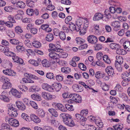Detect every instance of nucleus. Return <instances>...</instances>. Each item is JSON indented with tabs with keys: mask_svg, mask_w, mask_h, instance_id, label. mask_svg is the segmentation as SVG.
I'll return each mask as SVG.
<instances>
[{
	"mask_svg": "<svg viewBox=\"0 0 130 130\" xmlns=\"http://www.w3.org/2000/svg\"><path fill=\"white\" fill-rule=\"evenodd\" d=\"M111 17V15L110 14L108 10L106 9L104 12V15L100 12L95 14L93 19L94 21H98L102 19L103 21H106Z\"/></svg>",
	"mask_w": 130,
	"mask_h": 130,
	"instance_id": "nucleus-1",
	"label": "nucleus"
},
{
	"mask_svg": "<svg viewBox=\"0 0 130 130\" xmlns=\"http://www.w3.org/2000/svg\"><path fill=\"white\" fill-rule=\"evenodd\" d=\"M70 99L68 101L69 103H72L75 102L76 103H80L82 102V99L81 96L76 94H71L69 96Z\"/></svg>",
	"mask_w": 130,
	"mask_h": 130,
	"instance_id": "nucleus-2",
	"label": "nucleus"
},
{
	"mask_svg": "<svg viewBox=\"0 0 130 130\" xmlns=\"http://www.w3.org/2000/svg\"><path fill=\"white\" fill-rule=\"evenodd\" d=\"M8 112L9 115L12 117H16L18 115V113L16 109L14 108L15 106L11 104L9 105Z\"/></svg>",
	"mask_w": 130,
	"mask_h": 130,
	"instance_id": "nucleus-3",
	"label": "nucleus"
},
{
	"mask_svg": "<svg viewBox=\"0 0 130 130\" xmlns=\"http://www.w3.org/2000/svg\"><path fill=\"white\" fill-rule=\"evenodd\" d=\"M8 54L7 56L12 57V59L14 62L20 64H22L23 63V59L16 56L15 53L13 52H9L8 53Z\"/></svg>",
	"mask_w": 130,
	"mask_h": 130,
	"instance_id": "nucleus-4",
	"label": "nucleus"
},
{
	"mask_svg": "<svg viewBox=\"0 0 130 130\" xmlns=\"http://www.w3.org/2000/svg\"><path fill=\"white\" fill-rule=\"evenodd\" d=\"M42 97L47 100H50L53 99H55L56 96L54 95H51L47 92H43L41 93Z\"/></svg>",
	"mask_w": 130,
	"mask_h": 130,
	"instance_id": "nucleus-5",
	"label": "nucleus"
},
{
	"mask_svg": "<svg viewBox=\"0 0 130 130\" xmlns=\"http://www.w3.org/2000/svg\"><path fill=\"white\" fill-rule=\"evenodd\" d=\"M32 75L30 74H29L28 73H25L24 74V75L25 77L28 78H22V81L24 83H34V81L30 79L31 78Z\"/></svg>",
	"mask_w": 130,
	"mask_h": 130,
	"instance_id": "nucleus-6",
	"label": "nucleus"
},
{
	"mask_svg": "<svg viewBox=\"0 0 130 130\" xmlns=\"http://www.w3.org/2000/svg\"><path fill=\"white\" fill-rule=\"evenodd\" d=\"M88 41L92 44H95L97 42V38L95 36L91 35L87 38Z\"/></svg>",
	"mask_w": 130,
	"mask_h": 130,
	"instance_id": "nucleus-7",
	"label": "nucleus"
},
{
	"mask_svg": "<svg viewBox=\"0 0 130 130\" xmlns=\"http://www.w3.org/2000/svg\"><path fill=\"white\" fill-rule=\"evenodd\" d=\"M49 56L50 57V58H51V60L52 62L53 63H56V61L57 57H59L57 54L52 52L49 54Z\"/></svg>",
	"mask_w": 130,
	"mask_h": 130,
	"instance_id": "nucleus-8",
	"label": "nucleus"
},
{
	"mask_svg": "<svg viewBox=\"0 0 130 130\" xmlns=\"http://www.w3.org/2000/svg\"><path fill=\"white\" fill-rule=\"evenodd\" d=\"M42 87L43 89L49 92H52L54 90L53 87L47 84H43L42 85Z\"/></svg>",
	"mask_w": 130,
	"mask_h": 130,
	"instance_id": "nucleus-9",
	"label": "nucleus"
},
{
	"mask_svg": "<svg viewBox=\"0 0 130 130\" xmlns=\"http://www.w3.org/2000/svg\"><path fill=\"white\" fill-rule=\"evenodd\" d=\"M121 77L124 81L128 82L130 81V73L126 72L123 73L122 74Z\"/></svg>",
	"mask_w": 130,
	"mask_h": 130,
	"instance_id": "nucleus-10",
	"label": "nucleus"
},
{
	"mask_svg": "<svg viewBox=\"0 0 130 130\" xmlns=\"http://www.w3.org/2000/svg\"><path fill=\"white\" fill-rule=\"evenodd\" d=\"M61 115L63 119V121L64 123L67 121L70 120L72 118L71 116L68 114L63 113H62Z\"/></svg>",
	"mask_w": 130,
	"mask_h": 130,
	"instance_id": "nucleus-11",
	"label": "nucleus"
},
{
	"mask_svg": "<svg viewBox=\"0 0 130 130\" xmlns=\"http://www.w3.org/2000/svg\"><path fill=\"white\" fill-rule=\"evenodd\" d=\"M16 105L17 107L20 109L24 110L25 109L26 107L24 104L22 102L17 101L16 102Z\"/></svg>",
	"mask_w": 130,
	"mask_h": 130,
	"instance_id": "nucleus-12",
	"label": "nucleus"
},
{
	"mask_svg": "<svg viewBox=\"0 0 130 130\" xmlns=\"http://www.w3.org/2000/svg\"><path fill=\"white\" fill-rule=\"evenodd\" d=\"M3 73L6 75L12 76L14 75V71L10 69H6L3 71Z\"/></svg>",
	"mask_w": 130,
	"mask_h": 130,
	"instance_id": "nucleus-13",
	"label": "nucleus"
},
{
	"mask_svg": "<svg viewBox=\"0 0 130 130\" xmlns=\"http://www.w3.org/2000/svg\"><path fill=\"white\" fill-rule=\"evenodd\" d=\"M72 88L74 91L77 92H81L83 90L82 86L77 84L74 85L72 86Z\"/></svg>",
	"mask_w": 130,
	"mask_h": 130,
	"instance_id": "nucleus-14",
	"label": "nucleus"
},
{
	"mask_svg": "<svg viewBox=\"0 0 130 130\" xmlns=\"http://www.w3.org/2000/svg\"><path fill=\"white\" fill-rule=\"evenodd\" d=\"M36 123H39L41 122V120L38 117L34 114L30 115V118L29 119Z\"/></svg>",
	"mask_w": 130,
	"mask_h": 130,
	"instance_id": "nucleus-15",
	"label": "nucleus"
},
{
	"mask_svg": "<svg viewBox=\"0 0 130 130\" xmlns=\"http://www.w3.org/2000/svg\"><path fill=\"white\" fill-rule=\"evenodd\" d=\"M34 130H49L50 129H54L51 126H44L43 128L38 126H35L34 127Z\"/></svg>",
	"mask_w": 130,
	"mask_h": 130,
	"instance_id": "nucleus-16",
	"label": "nucleus"
},
{
	"mask_svg": "<svg viewBox=\"0 0 130 130\" xmlns=\"http://www.w3.org/2000/svg\"><path fill=\"white\" fill-rule=\"evenodd\" d=\"M10 80L9 78V80L8 81H6L2 85V88L3 89H9L11 87L12 84L10 82Z\"/></svg>",
	"mask_w": 130,
	"mask_h": 130,
	"instance_id": "nucleus-17",
	"label": "nucleus"
},
{
	"mask_svg": "<svg viewBox=\"0 0 130 130\" xmlns=\"http://www.w3.org/2000/svg\"><path fill=\"white\" fill-rule=\"evenodd\" d=\"M105 71L106 72L109 76H113L114 74V69L111 67H108L107 68L105 69Z\"/></svg>",
	"mask_w": 130,
	"mask_h": 130,
	"instance_id": "nucleus-18",
	"label": "nucleus"
},
{
	"mask_svg": "<svg viewBox=\"0 0 130 130\" xmlns=\"http://www.w3.org/2000/svg\"><path fill=\"white\" fill-rule=\"evenodd\" d=\"M54 104L56 106L57 109H58V110L62 112L65 111H66V110L64 106L61 104L60 103H55Z\"/></svg>",
	"mask_w": 130,
	"mask_h": 130,
	"instance_id": "nucleus-19",
	"label": "nucleus"
},
{
	"mask_svg": "<svg viewBox=\"0 0 130 130\" xmlns=\"http://www.w3.org/2000/svg\"><path fill=\"white\" fill-rule=\"evenodd\" d=\"M116 59L115 64H117V65L120 64L122 63L123 62V58L120 55L116 56Z\"/></svg>",
	"mask_w": 130,
	"mask_h": 130,
	"instance_id": "nucleus-20",
	"label": "nucleus"
},
{
	"mask_svg": "<svg viewBox=\"0 0 130 130\" xmlns=\"http://www.w3.org/2000/svg\"><path fill=\"white\" fill-rule=\"evenodd\" d=\"M37 113L39 116L41 118H44L45 116V113L43 109H39L37 111Z\"/></svg>",
	"mask_w": 130,
	"mask_h": 130,
	"instance_id": "nucleus-21",
	"label": "nucleus"
},
{
	"mask_svg": "<svg viewBox=\"0 0 130 130\" xmlns=\"http://www.w3.org/2000/svg\"><path fill=\"white\" fill-rule=\"evenodd\" d=\"M53 86L56 91H59L61 88V85L59 83H54L53 84Z\"/></svg>",
	"mask_w": 130,
	"mask_h": 130,
	"instance_id": "nucleus-22",
	"label": "nucleus"
},
{
	"mask_svg": "<svg viewBox=\"0 0 130 130\" xmlns=\"http://www.w3.org/2000/svg\"><path fill=\"white\" fill-rule=\"evenodd\" d=\"M11 93L12 95L16 97L20 98L21 97L20 93L16 89H12L11 91Z\"/></svg>",
	"mask_w": 130,
	"mask_h": 130,
	"instance_id": "nucleus-23",
	"label": "nucleus"
},
{
	"mask_svg": "<svg viewBox=\"0 0 130 130\" xmlns=\"http://www.w3.org/2000/svg\"><path fill=\"white\" fill-rule=\"evenodd\" d=\"M11 120L10 124L12 126L16 127L19 126V122L17 120L13 118Z\"/></svg>",
	"mask_w": 130,
	"mask_h": 130,
	"instance_id": "nucleus-24",
	"label": "nucleus"
},
{
	"mask_svg": "<svg viewBox=\"0 0 130 130\" xmlns=\"http://www.w3.org/2000/svg\"><path fill=\"white\" fill-rule=\"evenodd\" d=\"M124 48L128 51H130V41H126L123 44Z\"/></svg>",
	"mask_w": 130,
	"mask_h": 130,
	"instance_id": "nucleus-25",
	"label": "nucleus"
},
{
	"mask_svg": "<svg viewBox=\"0 0 130 130\" xmlns=\"http://www.w3.org/2000/svg\"><path fill=\"white\" fill-rule=\"evenodd\" d=\"M33 46L36 48H39L41 46V43L38 41H34L32 43Z\"/></svg>",
	"mask_w": 130,
	"mask_h": 130,
	"instance_id": "nucleus-26",
	"label": "nucleus"
},
{
	"mask_svg": "<svg viewBox=\"0 0 130 130\" xmlns=\"http://www.w3.org/2000/svg\"><path fill=\"white\" fill-rule=\"evenodd\" d=\"M60 45L59 44L55 45L54 48H53V51H54L55 52L53 53H55V52H60L61 51H62V50L60 48Z\"/></svg>",
	"mask_w": 130,
	"mask_h": 130,
	"instance_id": "nucleus-27",
	"label": "nucleus"
},
{
	"mask_svg": "<svg viewBox=\"0 0 130 130\" xmlns=\"http://www.w3.org/2000/svg\"><path fill=\"white\" fill-rule=\"evenodd\" d=\"M115 90H114V95H116L117 94L116 91H122V88L121 87V86L119 84H117L115 88Z\"/></svg>",
	"mask_w": 130,
	"mask_h": 130,
	"instance_id": "nucleus-28",
	"label": "nucleus"
},
{
	"mask_svg": "<svg viewBox=\"0 0 130 130\" xmlns=\"http://www.w3.org/2000/svg\"><path fill=\"white\" fill-rule=\"evenodd\" d=\"M31 98L33 100L38 101H41V97L39 95L36 94H33L31 95Z\"/></svg>",
	"mask_w": 130,
	"mask_h": 130,
	"instance_id": "nucleus-29",
	"label": "nucleus"
},
{
	"mask_svg": "<svg viewBox=\"0 0 130 130\" xmlns=\"http://www.w3.org/2000/svg\"><path fill=\"white\" fill-rule=\"evenodd\" d=\"M54 39V36L51 33H49L45 37L46 40L48 42H51Z\"/></svg>",
	"mask_w": 130,
	"mask_h": 130,
	"instance_id": "nucleus-30",
	"label": "nucleus"
},
{
	"mask_svg": "<svg viewBox=\"0 0 130 130\" xmlns=\"http://www.w3.org/2000/svg\"><path fill=\"white\" fill-rule=\"evenodd\" d=\"M117 54H118L124 55L126 54L127 52L126 51L123 49H120L119 48L116 51Z\"/></svg>",
	"mask_w": 130,
	"mask_h": 130,
	"instance_id": "nucleus-31",
	"label": "nucleus"
},
{
	"mask_svg": "<svg viewBox=\"0 0 130 130\" xmlns=\"http://www.w3.org/2000/svg\"><path fill=\"white\" fill-rule=\"evenodd\" d=\"M48 110L52 116L55 117H57L58 116V113L55 109L51 108L48 109Z\"/></svg>",
	"mask_w": 130,
	"mask_h": 130,
	"instance_id": "nucleus-32",
	"label": "nucleus"
},
{
	"mask_svg": "<svg viewBox=\"0 0 130 130\" xmlns=\"http://www.w3.org/2000/svg\"><path fill=\"white\" fill-rule=\"evenodd\" d=\"M10 42L11 43L14 45H21V44H22L21 42H19L18 40L14 39H10Z\"/></svg>",
	"mask_w": 130,
	"mask_h": 130,
	"instance_id": "nucleus-33",
	"label": "nucleus"
},
{
	"mask_svg": "<svg viewBox=\"0 0 130 130\" xmlns=\"http://www.w3.org/2000/svg\"><path fill=\"white\" fill-rule=\"evenodd\" d=\"M64 124L68 126L72 127L75 125L74 121L71 119L70 120L67 121Z\"/></svg>",
	"mask_w": 130,
	"mask_h": 130,
	"instance_id": "nucleus-34",
	"label": "nucleus"
},
{
	"mask_svg": "<svg viewBox=\"0 0 130 130\" xmlns=\"http://www.w3.org/2000/svg\"><path fill=\"white\" fill-rule=\"evenodd\" d=\"M75 40L76 43L78 44H82L85 42L84 39L79 37L76 38Z\"/></svg>",
	"mask_w": 130,
	"mask_h": 130,
	"instance_id": "nucleus-35",
	"label": "nucleus"
},
{
	"mask_svg": "<svg viewBox=\"0 0 130 130\" xmlns=\"http://www.w3.org/2000/svg\"><path fill=\"white\" fill-rule=\"evenodd\" d=\"M95 123L99 128H101L103 126V123L101 121L100 119L99 118L97 119V120L95 121Z\"/></svg>",
	"mask_w": 130,
	"mask_h": 130,
	"instance_id": "nucleus-36",
	"label": "nucleus"
},
{
	"mask_svg": "<svg viewBox=\"0 0 130 130\" xmlns=\"http://www.w3.org/2000/svg\"><path fill=\"white\" fill-rule=\"evenodd\" d=\"M104 74L100 71L97 72L95 75V77L98 79L102 78L104 77Z\"/></svg>",
	"mask_w": 130,
	"mask_h": 130,
	"instance_id": "nucleus-37",
	"label": "nucleus"
},
{
	"mask_svg": "<svg viewBox=\"0 0 130 130\" xmlns=\"http://www.w3.org/2000/svg\"><path fill=\"white\" fill-rule=\"evenodd\" d=\"M60 38L62 40H64L66 39V35L64 32L62 31L59 32V35Z\"/></svg>",
	"mask_w": 130,
	"mask_h": 130,
	"instance_id": "nucleus-38",
	"label": "nucleus"
},
{
	"mask_svg": "<svg viewBox=\"0 0 130 130\" xmlns=\"http://www.w3.org/2000/svg\"><path fill=\"white\" fill-rule=\"evenodd\" d=\"M0 99L5 102H8L9 101V99L8 98L4 95L3 92L2 93V94L0 95Z\"/></svg>",
	"mask_w": 130,
	"mask_h": 130,
	"instance_id": "nucleus-39",
	"label": "nucleus"
},
{
	"mask_svg": "<svg viewBox=\"0 0 130 130\" xmlns=\"http://www.w3.org/2000/svg\"><path fill=\"white\" fill-rule=\"evenodd\" d=\"M102 89L104 91H107L109 89V87L108 85L106 84L105 83H102L100 81Z\"/></svg>",
	"mask_w": 130,
	"mask_h": 130,
	"instance_id": "nucleus-40",
	"label": "nucleus"
},
{
	"mask_svg": "<svg viewBox=\"0 0 130 130\" xmlns=\"http://www.w3.org/2000/svg\"><path fill=\"white\" fill-rule=\"evenodd\" d=\"M120 96L123 101H128L129 99L128 96L125 93H122L120 95Z\"/></svg>",
	"mask_w": 130,
	"mask_h": 130,
	"instance_id": "nucleus-41",
	"label": "nucleus"
},
{
	"mask_svg": "<svg viewBox=\"0 0 130 130\" xmlns=\"http://www.w3.org/2000/svg\"><path fill=\"white\" fill-rule=\"evenodd\" d=\"M42 63L43 66L45 67H47L50 66L49 62L46 59L43 60Z\"/></svg>",
	"mask_w": 130,
	"mask_h": 130,
	"instance_id": "nucleus-42",
	"label": "nucleus"
},
{
	"mask_svg": "<svg viewBox=\"0 0 130 130\" xmlns=\"http://www.w3.org/2000/svg\"><path fill=\"white\" fill-rule=\"evenodd\" d=\"M122 12V9L119 7H117L114 4V14L116 15L115 14L116 12L117 13H120Z\"/></svg>",
	"mask_w": 130,
	"mask_h": 130,
	"instance_id": "nucleus-43",
	"label": "nucleus"
},
{
	"mask_svg": "<svg viewBox=\"0 0 130 130\" xmlns=\"http://www.w3.org/2000/svg\"><path fill=\"white\" fill-rule=\"evenodd\" d=\"M59 53H57L59 57L62 58H66L68 56V54L67 53L65 52H62L61 51Z\"/></svg>",
	"mask_w": 130,
	"mask_h": 130,
	"instance_id": "nucleus-44",
	"label": "nucleus"
},
{
	"mask_svg": "<svg viewBox=\"0 0 130 130\" xmlns=\"http://www.w3.org/2000/svg\"><path fill=\"white\" fill-rule=\"evenodd\" d=\"M1 127L2 129H7L10 130L12 129L10 126L7 124L3 123L2 124Z\"/></svg>",
	"mask_w": 130,
	"mask_h": 130,
	"instance_id": "nucleus-45",
	"label": "nucleus"
},
{
	"mask_svg": "<svg viewBox=\"0 0 130 130\" xmlns=\"http://www.w3.org/2000/svg\"><path fill=\"white\" fill-rule=\"evenodd\" d=\"M17 5L18 7L20 8H24L25 6V4L22 1H20L17 3Z\"/></svg>",
	"mask_w": 130,
	"mask_h": 130,
	"instance_id": "nucleus-46",
	"label": "nucleus"
},
{
	"mask_svg": "<svg viewBox=\"0 0 130 130\" xmlns=\"http://www.w3.org/2000/svg\"><path fill=\"white\" fill-rule=\"evenodd\" d=\"M20 45H18L16 47L17 52H19L24 51L25 49L23 46L21 44Z\"/></svg>",
	"mask_w": 130,
	"mask_h": 130,
	"instance_id": "nucleus-47",
	"label": "nucleus"
},
{
	"mask_svg": "<svg viewBox=\"0 0 130 130\" xmlns=\"http://www.w3.org/2000/svg\"><path fill=\"white\" fill-rule=\"evenodd\" d=\"M82 19L81 18L78 19L76 21V24L77 26L79 28H81V25L82 24Z\"/></svg>",
	"mask_w": 130,
	"mask_h": 130,
	"instance_id": "nucleus-48",
	"label": "nucleus"
},
{
	"mask_svg": "<svg viewBox=\"0 0 130 130\" xmlns=\"http://www.w3.org/2000/svg\"><path fill=\"white\" fill-rule=\"evenodd\" d=\"M103 60L107 64H110L111 61L109 59L108 56L107 55H105L104 56L103 58Z\"/></svg>",
	"mask_w": 130,
	"mask_h": 130,
	"instance_id": "nucleus-49",
	"label": "nucleus"
},
{
	"mask_svg": "<svg viewBox=\"0 0 130 130\" xmlns=\"http://www.w3.org/2000/svg\"><path fill=\"white\" fill-rule=\"evenodd\" d=\"M28 62L30 63L33 64L35 66H37L39 65V62L37 61L34 60H30Z\"/></svg>",
	"mask_w": 130,
	"mask_h": 130,
	"instance_id": "nucleus-50",
	"label": "nucleus"
},
{
	"mask_svg": "<svg viewBox=\"0 0 130 130\" xmlns=\"http://www.w3.org/2000/svg\"><path fill=\"white\" fill-rule=\"evenodd\" d=\"M94 47L95 50L98 51L102 49V45L99 44H94Z\"/></svg>",
	"mask_w": 130,
	"mask_h": 130,
	"instance_id": "nucleus-51",
	"label": "nucleus"
},
{
	"mask_svg": "<svg viewBox=\"0 0 130 130\" xmlns=\"http://www.w3.org/2000/svg\"><path fill=\"white\" fill-rule=\"evenodd\" d=\"M31 106L34 108L37 109L38 108V106L36 103L33 101H30L29 102Z\"/></svg>",
	"mask_w": 130,
	"mask_h": 130,
	"instance_id": "nucleus-52",
	"label": "nucleus"
},
{
	"mask_svg": "<svg viewBox=\"0 0 130 130\" xmlns=\"http://www.w3.org/2000/svg\"><path fill=\"white\" fill-rule=\"evenodd\" d=\"M7 34L8 36L11 38L14 37L15 35L14 32L11 30H8V31Z\"/></svg>",
	"mask_w": 130,
	"mask_h": 130,
	"instance_id": "nucleus-53",
	"label": "nucleus"
},
{
	"mask_svg": "<svg viewBox=\"0 0 130 130\" xmlns=\"http://www.w3.org/2000/svg\"><path fill=\"white\" fill-rule=\"evenodd\" d=\"M78 67L81 70L85 71L87 69L86 67L83 63H80L78 64Z\"/></svg>",
	"mask_w": 130,
	"mask_h": 130,
	"instance_id": "nucleus-54",
	"label": "nucleus"
},
{
	"mask_svg": "<svg viewBox=\"0 0 130 130\" xmlns=\"http://www.w3.org/2000/svg\"><path fill=\"white\" fill-rule=\"evenodd\" d=\"M123 128L122 124H118L114 126V129L115 130H122Z\"/></svg>",
	"mask_w": 130,
	"mask_h": 130,
	"instance_id": "nucleus-55",
	"label": "nucleus"
},
{
	"mask_svg": "<svg viewBox=\"0 0 130 130\" xmlns=\"http://www.w3.org/2000/svg\"><path fill=\"white\" fill-rule=\"evenodd\" d=\"M21 117L23 119H24L27 121H29L30 120L29 118V117L25 113H22L21 115Z\"/></svg>",
	"mask_w": 130,
	"mask_h": 130,
	"instance_id": "nucleus-56",
	"label": "nucleus"
},
{
	"mask_svg": "<svg viewBox=\"0 0 130 130\" xmlns=\"http://www.w3.org/2000/svg\"><path fill=\"white\" fill-rule=\"evenodd\" d=\"M88 113V110L86 109L82 110L81 111L80 114L82 116H86L87 115Z\"/></svg>",
	"mask_w": 130,
	"mask_h": 130,
	"instance_id": "nucleus-57",
	"label": "nucleus"
},
{
	"mask_svg": "<svg viewBox=\"0 0 130 130\" xmlns=\"http://www.w3.org/2000/svg\"><path fill=\"white\" fill-rule=\"evenodd\" d=\"M46 77L49 79H54V74L52 73H47L46 74Z\"/></svg>",
	"mask_w": 130,
	"mask_h": 130,
	"instance_id": "nucleus-58",
	"label": "nucleus"
},
{
	"mask_svg": "<svg viewBox=\"0 0 130 130\" xmlns=\"http://www.w3.org/2000/svg\"><path fill=\"white\" fill-rule=\"evenodd\" d=\"M34 2L31 0H27L26 3L27 5L29 7H31L33 5Z\"/></svg>",
	"mask_w": 130,
	"mask_h": 130,
	"instance_id": "nucleus-59",
	"label": "nucleus"
},
{
	"mask_svg": "<svg viewBox=\"0 0 130 130\" xmlns=\"http://www.w3.org/2000/svg\"><path fill=\"white\" fill-rule=\"evenodd\" d=\"M61 3L63 4L66 5H70L71 4V2L69 0H61Z\"/></svg>",
	"mask_w": 130,
	"mask_h": 130,
	"instance_id": "nucleus-60",
	"label": "nucleus"
},
{
	"mask_svg": "<svg viewBox=\"0 0 130 130\" xmlns=\"http://www.w3.org/2000/svg\"><path fill=\"white\" fill-rule=\"evenodd\" d=\"M9 80V78L6 77L2 75L0 76V80L2 82H4L6 81H8Z\"/></svg>",
	"mask_w": 130,
	"mask_h": 130,
	"instance_id": "nucleus-61",
	"label": "nucleus"
},
{
	"mask_svg": "<svg viewBox=\"0 0 130 130\" xmlns=\"http://www.w3.org/2000/svg\"><path fill=\"white\" fill-rule=\"evenodd\" d=\"M15 31L17 33H22L23 31L21 27L19 26H16L15 29Z\"/></svg>",
	"mask_w": 130,
	"mask_h": 130,
	"instance_id": "nucleus-62",
	"label": "nucleus"
},
{
	"mask_svg": "<svg viewBox=\"0 0 130 130\" xmlns=\"http://www.w3.org/2000/svg\"><path fill=\"white\" fill-rule=\"evenodd\" d=\"M34 10L32 9H28L27 10L26 12L27 14L29 15H32L33 13Z\"/></svg>",
	"mask_w": 130,
	"mask_h": 130,
	"instance_id": "nucleus-63",
	"label": "nucleus"
},
{
	"mask_svg": "<svg viewBox=\"0 0 130 130\" xmlns=\"http://www.w3.org/2000/svg\"><path fill=\"white\" fill-rule=\"evenodd\" d=\"M55 78L56 80L59 82L62 81L63 79L62 76L59 75H57Z\"/></svg>",
	"mask_w": 130,
	"mask_h": 130,
	"instance_id": "nucleus-64",
	"label": "nucleus"
}]
</instances>
